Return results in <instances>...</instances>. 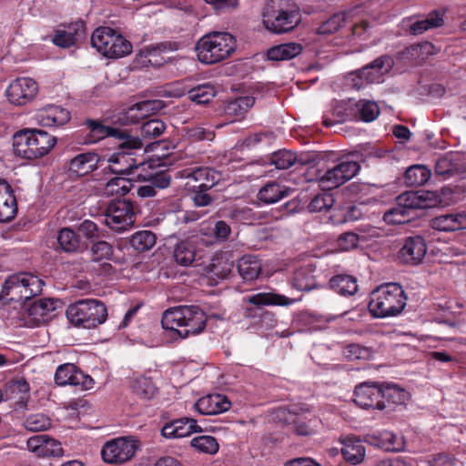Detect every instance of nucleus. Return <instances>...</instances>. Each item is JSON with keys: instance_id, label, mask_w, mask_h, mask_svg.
Listing matches in <instances>:
<instances>
[{"instance_id": "nucleus-62", "label": "nucleus", "mask_w": 466, "mask_h": 466, "mask_svg": "<svg viewBox=\"0 0 466 466\" xmlns=\"http://www.w3.org/2000/svg\"><path fill=\"white\" fill-rule=\"evenodd\" d=\"M343 354L350 360L367 359L370 356L369 350L359 344L346 346Z\"/></svg>"}, {"instance_id": "nucleus-8", "label": "nucleus", "mask_w": 466, "mask_h": 466, "mask_svg": "<svg viewBox=\"0 0 466 466\" xmlns=\"http://www.w3.org/2000/svg\"><path fill=\"white\" fill-rule=\"evenodd\" d=\"M85 124L89 130V143H96L111 137L119 141L118 147L121 148H141L143 147L142 140L137 137L130 136L127 130L107 127L100 121L93 119H87Z\"/></svg>"}, {"instance_id": "nucleus-15", "label": "nucleus", "mask_w": 466, "mask_h": 466, "mask_svg": "<svg viewBox=\"0 0 466 466\" xmlns=\"http://www.w3.org/2000/svg\"><path fill=\"white\" fill-rule=\"evenodd\" d=\"M38 93L37 83L30 77L13 80L5 90L7 100L15 106H25L32 102Z\"/></svg>"}, {"instance_id": "nucleus-38", "label": "nucleus", "mask_w": 466, "mask_h": 466, "mask_svg": "<svg viewBox=\"0 0 466 466\" xmlns=\"http://www.w3.org/2000/svg\"><path fill=\"white\" fill-rule=\"evenodd\" d=\"M30 130H22L13 137V150L17 157L25 159H35Z\"/></svg>"}, {"instance_id": "nucleus-36", "label": "nucleus", "mask_w": 466, "mask_h": 466, "mask_svg": "<svg viewBox=\"0 0 466 466\" xmlns=\"http://www.w3.org/2000/svg\"><path fill=\"white\" fill-rule=\"evenodd\" d=\"M98 157L95 153H82L75 157L69 165L70 171L77 176H85L93 171L97 165Z\"/></svg>"}, {"instance_id": "nucleus-10", "label": "nucleus", "mask_w": 466, "mask_h": 466, "mask_svg": "<svg viewBox=\"0 0 466 466\" xmlns=\"http://www.w3.org/2000/svg\"><path fill=\"white\" fill-rule=\"evenodd\" d=\"M138 449V441L132 437L111 440L103 446L101 456L105 462L120 465L130 461Z\"/></svg>"}, {"instance_id": "nucleus-32", "label": "nucleus", "mask_w": 466, "mask_h": 466, "mask_svg": "<svg viewBox=\"0 0 466 466\" xmlns=\"http://www.w3.org/2000/svg\"><path fill=\"white\" fill-rule=\"evenodd\" d=\"M410 399V393L397 385H384L382 400H385V410L391 411L397 406L405 405Z\"/></svg>"}, {"instance_id": "nucleus-44", "label": "nucleus", "mask_w": 466, "mask_h": 466, "mask_svg": "<svg viewBox=\"0 0 466 466\" xmlns=\"http://www.w3.org/2000/svg\"><path fill=\"white\" fill-rule=\"evenodd\" d=\"M443 24L442 15L434 11L428 15L425 19L416 21L410 25V32L413 35H420L431 28L439 27Z\"/></svg>"}, {"instance_id": "nucleus-37", "label": "nucleus", "mask_w": 466, "mask_h": 466, "mask_svg": "<svg viewBox=\"0 0 466 466\" xmlns=\"http://www.w3.org/2000/svg\"><path fill=\"white\" fill-rule=\"evenodd\" d=\"M289 188L280 183L271 181L267 183L258 193L260 201L271 204L279 201L289 196Z\"/></svg>"}, {"instance_id": "nucleus-21", "label": "nucleus", "mask_w": 466, "mask_h": 466, "mask_svg": "<svg viewBox=\"0 0 466 466\" xmlns=\"http://www.w3.org/2000/svg\"><path fill=\"white\" fill-rule=\"evenodd\" d=\"M85 37L86 25L78 20L68 25L66 29L56 30L52 41L56 46L69 48Z\"/></svg>"}, {"instance_id": "nucleus-31", "label": "nucleus", "mask_w": 466, "mask_h": 466, "mask_svg": "<svg viewBox=\"0 0 466 466\" xmlns=\"http://www.w3.org/2000/svg\"><path fill=\"white\" fill-rule=\"evenodd\" d=\"M35 159L47 155L56 143V137L42 130H30Z\"/></svg>"}, {"instance_id": "nucleus-39", "label": "nucleus", "mask_w": 466, "mask_h": 466, "mask_svg": "<svg viewBox=\"0 0 466 466\" xmlns=\"http://www.w3.org/2000/svg\"><path fill=\"white\" fill-rule=\"evenodd\" d=\"M330 288L341 296H352L358 291L357 279L346 274L333 276L329 280Z\"/></svg>"}, {"instance_id": "nucleus-43", "label": "nucleus", "mask_w": 466, "mask_h": 466, "mask_svg": "<svg viewBox=\"0 0 466 466\" xmlns=\"http://www.w3.org/2000/svg\"><path fill=\"white\" fill-rule=\"evenodd\" d=\"M232 263L223 258H214L211 262L204 268L205 275L211 279H224L231 272Z\"/></svg>"}, {"instance_id": "nucleus-29", "label": "nucleus", "mask_w": 466, "mask_h": 466, "mask_svg": "<svg viewBox=\"0 0 466 466\" xmlns=\"http://www.w3.org/2000/svg\"><path fill=\"white\" fill-rule=\"evenodd\" d=\"M244 300L258 308L264 306H290L298 299L288 298L275 292H258L244 298Z\"/></svg>"}, {"instance_id": "nucleus-50", "label": "nucleus", "mask_w": 466, "mask_h": 466, "mask_svg": "<svg viewBox=\"0 0 466 466\" xmlns=\"http://www.w3.org/2000/svg\"><path fill=\"white\" fill-rule=\"evenodd\" d=\"M133 392L141 399L149 400L157 392V388L149 378L139 377L132 382Z\"/></svg>"}, {"instance_id": "nucleus-30", "label": "nucleus", "mask_w": 466, "mask_h": 466, "mask_svg": "<svg viewBox=\"0 0 466 466\" xmlns=\"http://www.w3.org/2000/svg\"><path fill=\"white\" fill-rule=\"evenodd\" d=\"M255 98L253 96H240L228 102L225 108L224 113L228 120L236 122L245 117L249 108L254 106Z\"/></svg>"}, {"instance_id": "nucleus-1", "label": "nucleus", "mask_w": 466, "mask_h": 466, "mask_svg": "<svg viewBox=\"0 0 466 466\" xmlns=\"http://www.w3.org/2000/svg\"><path fill=\"white\" fill-rule=\"evenodd\" d=\"M207 320L206 313L198 306L181 305L166 309L161 325L164 329L173 331L184 339L203 332Z\"/></svg>"}, {"instance_id": "nucleus-19", "label": "nucleus", "mask_w": 466, "mask_h": 466, "mask_svg": "<svg viewBox=\"0 0 466 466\" xmlns=\"http://www.w3.org/2000/svg\"><path fill=\"white\" fill-rule=\"evenodd\" d=\"M397 200L411 211L431 208L441 203L440 197L433 191H408L400 195Z\"/></svg>"}, {"instance_id": "nucleus-40", "label": "nucleus", "mask_w": 466, "mask_h": 466, "mask_svg": "<svg viewBox=\"0 0 466 466\" xmlns=\"http://www.w3.org/2000/svg\"><path fill=\"white\" fill-rule=\"evenodd\" d=\"M198 256L195 243L191 240L179 242L174 249L176 262L184 267L191 265Z\"/></svg>"}, {"instance_id": "nucleus-14", "label": "nucleus", "mask_w": 466, "mask_h": 466, "mask_svg": "<svg viewBox=\"0 0 466 466\" xmlns=\"http://www.w3.org/2000/svg\"><path fill=\"white\" fill-rule=\"evenodd\" d=\"M383 384L378 382H362L356 386L354 401L362 409L385 410V400H382Z\"/></svg>"}, {"instance_id": "nucleus-41", "label": "nucleus", "mask_w": 466, "mask_h": 466, "mask_svg": "<svg viewBox=\"0 0 466 466\" xmlns=\"http://www.w3.org/2000/svg\"><path fill=\"white\" fill-rule=\"evenodd\" d=\"M291 285L300 291H309L317 288L315 277L309 267L297 269L292 277Z\"/></svg>"}, {"instance_id": "nucleus-33", "label": "nucleus", "mask_w": 466, "mask_h": 466, "mask_svg": "<svg viewBox=\"0 0 466 466\" xmlns=\"http://www.w3.org/2000/svg\"><path fill=\"white\" fill-rule=\"evenodd\" d=\"M238 270L245 281H253L261 274L262 264L258 257L245 255L238 262Z\"/></svg>"}, {"instance_id": "nucleus-58", "label": "nucleus", "mask_w": 466, "mask_h": 466, "mask_svg": "<svg viewBox=\"0 0 466 466\" xmlns=\"http://www.w3.org/2000/svg\"><path fill=\"white\" fill-rule=\"evenodd\" d=\"M345 23V15L339 13L333 15L318 27V34L330 35L337 32Z\"/></svg>"}, {"instance_id": "nucleus-55", "label": "nucleus", "mask_w": 466, "mask_h": 466, "mask_svg": "<svg viewBox=\"0 0 466 466\" xmlns=\"http://www.w3.org/2000/svg\"><path fill=\"white\" fill-rule=\"evenodd\" d=\"M78 233L90 242H94L104 237L103 230L90 219H85L77 227Z\"/></svg>"}, {"instance_id": "nucleus-7", "label": "nucleus", "mask_w": 466, "mask_h": 466, "mask_svg": "<svg viewBox=\"0 0 466 466\" xmlns=\"http://www.w3.org/2000/svg\"><path fill=\"white\" fill-rule=\"evenodd\" d=\"M91 44L99 53L109 58L123 57L132 52L131 43L107 26H100L93 32Z\"/></svg>"}, {"instance_id": "nucleus-34", "label": "nucleus", "mask_w": 466, "mask_h": 466, "mask_svg": "<svg viewBox=\"0 0 466 466\" xmlns=\"http://www.w3.org/2000/svg\"><path fill=\"white\" fill-rule=\"evenodd\" d=\"M164 49L162 45L144 47L137 55V65L141 66H160L164 65L166 63V58L162 56Z\"/></svg>"}, {"instance_id": "nucleus-51", "label": "nucleus", "mask_w": 466, "mask_h": 466, "mask_svg": "<svg viewBox=\"0 0 466 466\" xmlns=\"http://www.w3.org/2000/svg\"><path fill=\"white\" fill-rule=\"evenodd\" d=\"M397 202H399L397 200ZM410 208H408L401 203H398V206L391 208L384 214V220L391 224H404L413 217Z\"/></svg>"}, {"instance_id": "nucleus-20", "label": "nucleus", "mask_w": 466, "mask_h": 466, "mask_svg": "<svg viewBox=\"0 0 466 466\" xmlns=\"http://www.w3.org/2000/svg\"><path fill=\"white\" fill-rule=\"evenodd\" d=\"M36 122L43 127H59L70 120V113L67 109L56 105H46L35 112Z\"/></svg>"}, {"instance_id": "nucleus-4", "label": "nucleus", "mask_w": 466, "mask_h": 466, "mask_svg": "<svg viewBox=\"0 0 466 466\" xmlns=\"http://www.w3.org/2000/svg\"><path fill=\"white\" fill-rule=\"evenodd\" d=\"M44 281L31 273L20 272L9 276L0 293V300L20 302L41 293Z\"/></svg>"}, {"instance_id": "nucleus-27", "label": "nucleus", "mask_w": 466, "mask_h": 466, "mask_svg": "<svg viewBox=\"0 0 466 466\" xmlns=\"http://www.w3.org/2000/svg\"><path fill=\"white\" fill-rule=\"evenodd\" d=\"M17 212V202L11 186L0 179V222L12 220Z\"/></svg>"}, {"instance_id": "nucleus-59", "label": "nucleus", "mask_w": 466, "mask_h": 466, "mask_svg": "<svg viewBox=\"0 0 466 466\" xmlns=\"http://www.w3.org/2000/svg\"><path fill=\"white\" fill-rule=\"evenodd\" d=\"M334 204V198L331 194L322 193L315 196L308 206L310 212L328 211Z\"/></svg>"}, {"instance_id": "nucleus-25", "label": "nucleus", "mask_w": 466, "mask_h": 466, "mask_svg": "<svg viewBox=\"0 0 466 466\" xmlns=\"http://www.w3.org/2000/svg\"><path fill=\"white\" fill-rule=\"evenodd\" d=\"M194 406L202 415H215L229 410L231 403L225 395L209 394L198 399Z\"/></svg>"}, {"instance_id": "nucleus-54", "label": "nucleus", "mask_w": 466, "mask_h": 466, "mask_svg": "<svg viewBox=\"0 0 466 466\" xmlns=\"http://www.w3.org/2000/svg\"><path fill=\"white\" fill-rule=\"evenodd\" d=\"M24 425L30 431H46L51 427V420L42 413L32 414L25 419Z\"/></svg>"}, {"instance_id": "nucleus-22", "label": "nucleus", "mask_w": 466, "mask_h": 466, "mask_svg": "<svg viewBox=\"0 0 466 466\" xmlns=\"http://www.w3.org/2000/svg\"><path fill=\"white\" fill-rule=\"evenodd\" d=\"M56 309V301L51 299H39L27 309L25 322L31 326H39L48 321Z\"/></svg>"}, {"instance_id": "nucleus-13", "label": "nucleus", "mask_w": 466, "mask_h": 466, "mask_svg": "<svg viewBox=\"0 0 466 466\" xmlns=\"http://www.w3.org/2000/svg\"><path fill=\"white\" fill-rule=\"evenodd\" d=\"M181 178L187 181L185 187L191 191L197 189L208 190L212 188L220 179V174L207 167H187L177 172Z\"/></svg>"}, {"instance_id": "nucleus-52", "label": "nucleus", "mask_w": 466, "mask_h": 466, "mask_svg": "<svg viewBox=\"0 0 466 466\" xmlns=\"http://www.w3.org/2000/svg\"><path fill=\"white\" fill-rule=\"evenodd\" d=\"M166 130L165 123L158 118H152L144 122L140 127V135L144 139L158 137Z\"/></svg>"}, {"instance_id": "nucleus-9", "label": "nucleus", "mask_w": 466, "mask_h": 466, "mask_svg": "<svg viewBox=\"0 0 466 466\" xmlns=\"http://www.w3.org/2000/svg\"><path fill=\"white\" fill-rule=\"evenodd\" d=\"M334 114L338 116L336 122L347 120L371 122L380 115V107L377 103L370 100H360L354 103L349 101L337 106Z\"/></svg>"}, {"instance_id": "nucleus-17", "label": "nucleus", "mask_w": 466, "mask_h": 466, "mask_svg": "<svg viewBox=\"0 0 466 466\" xmlns=\"http://www.w3.org/2000/svg\"><path fill=\"white\" fill-rule=\"evenodd\" d=\"M388 61V56H380L361 69L350 73L349 81L352 82V87L360 89L366 84L380 82L382 76V68Z\"/></svg>"}, {"instance_id": "nucleus-12", "label": "nucleus", "mask_w": 466, "mask_h": 466, "mask_svg": "<svg viewBox=\"0 0 466 466\" xmlns=\"http://www.w3.org/2000/svg\"><path fill=\"white\" fill-rule=\"evenodd\" d=\"M359 162L353 160H343L329 168L319 178V186L324 190H330L345 184L354 177L360 171Z\"/></svg>"}, {"instance_id": "nucleus-61", "label": "nucleus", "mask_w": 466, "mask_h": 466, "mask_svg": "<svg viewBox=\"0 0 466 466\" xmlns=\"http://www.w3.org/2000/svg\"><path fill=\"white\" fill-rule=\"evenodd\" d=\"M43 444V453H41L40 457H60L64 453L61 443L49 438L47 435H46Z\"/></svg>"}, {"instance_id": "nucleus-56", "label": "nucleus", "mask_w": 466, "mask_h": 466, "mask_svg": "<svg viewBox=\"0 0 466 466\" xmlns=\"http://www.w3.org/2000/svg\"><path fill=\"white\" fill-rule=\"evenodd\" d=\"M299 161L297 156L289 150H279L273 154L271 157L272 164L278 169H288Z\"/></svg>"}, {"instance_id": "nucleus-26", "label": "nucleus", "mask_w": 466, "mask_h": 466, "mask_svg": "<svg viewBox=\"0 0 466 466\" xmlns=\"http://www.w3.org/2000/svg\"><path fill=\"white\" fill-rule=\"evenodd\" d=\"M430 226L439 231H456L466 228V211L437 216L431 219Z\"/></svg>"}, {"instance_id": "nucleus-48", "label": "nucleus", "mask_w": 466, "mask_h": 466, "mask_svg": "<svg viewBox=\"0 0 466 466\" xmlns=\"http://www.w3.org/2000/svg\"><path fill=\"white\" fill-rule=\"evenodd\" d=\"M216 96L215 86L209 83L198 85L191 88L188 92L190 100L198 105L209 103Z\"/></svg>"}, {"instance_id": "nucleus-2", "label": "nucleus", "mask_w": 466, "mask_h": 466, "mask_svg": "<svg viewBox=\"0 0 466 466\" xmlns=\"http://www.w3.org/2000/svg\"><path fill=\"white\" fill-rule=\"evenodd\" d=\"M407 298L400 285L388 283L370 294L369 309L377 318L397 316L406 306Z\"/></svg>"}, {"instance_id": "nucleus-57", "label": "nucleus", "mask_w": 466, "mask_h": 466, "mask_svg": "<svg viewBox=\"0 0 466 466\" xmlns=\"http://www.w3.org/2000/svg\"><path fill=\"white\" fill-rule=\"evenodd\" d=\"M182 136L191 142H196L204 139L211 140L214 134L201 126H192L184 127L182 129Z\"/></svg>"}, {"instance_id": "nucleus-24", "label": "nucleus", "mask_w": 466, "mask_h": 466, "mask_svg": "<svg viewBox=\"0 0 466 466\" xmlns=\"http://www.w3.org/2000/svg\"><path fill=\"white\" fill-rule=\"evenodd\" d=\"M202 431L201 427L193 418L183 417L167 423L161 430L165 438H184L194 432Z\"/></svg>"}, {"instance_id": "nucleus-45", "label": "nucleus", "mask_w": 466, "mask_h": 466, "mask_svg": "<svg viewBox=\"0 0 466 466\" xmlns=\"http://www.w3.org/2000/svg\"><path fill=\"white\" fill-rule=\"evenodd\" d=\"M131 181L121 177H116L106 182L103 194L107 197H123L131 189Z\"/></svg>"}, {"instance_id": "nucleus-18", "label": "nucleus", "mask_w": 466, "mask_h": 466, "mask_svg": "<svg viewBox=\"0 0 466 466\" xmlns=\"http://www.w3.org/2000/svg\"><path fill=\"white\" fill-rule=\"evenodd\" d=\"M120 151L114 153L108 158V169L118 175L134 174L135 170L143 167L146 163L144 161H137L133 157V154L129 150L134 148H121Z\"/></svg>"}, {"instance_id": "nucleus-16", "label": "nucleus", "mask_w": 466, "mask_h": 466, "mask_svg": "<svg viewBox=\"0 0 466 466\" xmlns=\"http://www.w3.org/2000/svg\"><path fill=\"white\" fill-rule=\"evenodd\" d=\"M55 381L60 386H80L83 390L92 389L95 383L91 376L83 373L72 363L60 365L56 369Z\"/></svg>"}, {"instance_id": "nucleus-35", "label": "nucleus", "mask_w": 466, "mask_h": 466, "mask_svg": "<svg viewBox=\"0 0 466 466\" xmlns=\"http://www.w3.org/2000/svg\"><path fill=\"white\" fill-rule=\"evenodd\" d=\"M302 49V46L299 43H285L270 47L267 56L269 60L273 61L289 60L299 56Z\"/></svg>"}, {"instance_id": "nucleus-3", "label": "nucleus", "mask_w": 466, "mask_h": 466, "mask_svg": "<svg viewBox=\"0 0 466 466\" xmlns=\"http://www.w3.org/2000/svg\"><path fill=\"white\" fill-rule=\"evenodd\" d=\"M236 49L234 36L226 32H212L202 36L196 45L199 62L212 65L227 59Z\"/></svg>"}, {"instance_id": "nucleus-11", "label": "nucleus", "mask_w": 466, "mask_h": 466, "mask_svg": "<svg viewBox=\"0 0 466 466\" xmlns=\"http://www.w3.org/2000/svg\"><path fill=\"white\" fill-rule=\"evenodd\" d=\"M133 203L129 200L112 201L105 213V223L115 231H125L135 222Z\"/></svg>"}, {"instance_id": "nucleus-42", "label": "nucleus", "mask_w": 466, "mask_h": 466, "mask_svg": "<svg viewBox=\"0 0 466 466\" xmlns=\"http://www.w3.org/2000/svg\"><path fill=\"white\" fill-rule=\"evenodd\" d=\"M431 177V172L426 166L413 165L406 170L404 180L409 187H420L427 183Z\"/></svg>"}, {"instance_id": "nucleus-5", "label": "nucleus", "mask_w": 466, "mask_h": 466, "mask_svg": "<svg viewBox=\"0 0 466 466\" xmlns=\"http://www.w3.org/2000/svg\"><path fill=\"white\" fill-rule=\"evenodd\" d=\"M300 21V15L290 0H274L263 13V24L274 33L292 30Z\"/></svg>"}, {"instance_id": "nucleus-63", "label": "nucleus", "mask_w": 466, "mask_h": 466, "mask_svg": "<svg viewBox=\"0 0 466 466\" xmlns=\"http://www.w3.org/2000/svg\"><path fill=\"white\" fill-rule=\"evenodd\" d=\"M360 238L354 232H346L338 238V246L341 250H350L358 246Z\"/></svg>"}, {"instance_id": "nucleus-6", "label": "nucleus", "mask_w": 466, "mask_h": 466, "mask_svg": "<svg viewBox=\"0 0 466 466\" xmlns=\"http://www.w3.org/2000/svg\"><path fill=\"white\" fill-rule=\"evenodd\" d=\"M66 317L75 325L91 329L106 321L107 310L99 300L81 299L68 306Z\"/></svg>"}, {"instance_id": "nucleus-49", "label": "nucleus", "mask_w": 466, "mask_h": 466, "mask_svg": "<svg viewBox=\"0 0 466 466\" xmlns=\"http://www.w3.org/2000/svg\"><path fill=\"white\" fill-rule=\"evenodd\" d=\"M155 243L156 236L148 230L136 232L130 238L131 247L139 252L150 249Z\"/></svg>"}, {"instance_id": "nucleus-47", "label": "nucleus", "mask_w": 466, "mask_h": 466, "mask_svg": "<svg viewBox=\"0 0 466 466\" xmlns=\"http://www.w3.org/2000/svg\"><path fill=\"white\" fill-rule=\"evenodd\" d=\"M57 241L66 252H76L81 248L79 237L69 228H64L58 232Z\"/></svg>"}, {"instance_id": "nucleus-46", "label": "nucleus", "mask_w": 466, "mask_h": 466, "mask_svg": "<svg viewBox=\"0 0 466 466\" xmlns=\"http://www.w3.org/2000/svg\"><path fill=\"white\" fill-rule=\"evenodd\" d=\"M375 446L386 451H398L402 448L401 440L391 431L380 432L378 437L373 438Z\"/></svg>"}, {"instance_id": "nucleus-53", "label": "nucleus", "mask_w": 466, "mask_h": 466, "mask_svg": "<svg viewBox=\"0 0 466 466\" xmlns=\"http://www.w3.org/2000/svg\"><path fill=\"white\" fill-rule=\"evenodd\" d=\"M191 445L197 451L204 453L214 454L218 451L217 440L208 435H201L193 438L191 440Z\"/></svg>"}, {"instance_id": "nucleus-64", "label": "nucleus", "mask_w": 466, "mask_h": 466, "mask_svg": "<svg viewBox=\"0 0 466 466\" xmlns=\"http://www.w3.org/2000/svg\"><path fill=\"white\" fill-rule=\"evenodd\" d=\"M430 466H457L458 460L448 453H438L432 456L429 461Z\"/></svg>"}, {"instance_id": "nucleus-60", "label": "nucleus", "mask_w": 466, "mask_h": 466, "mask_svg": "<svg viewBox=\"0 0 466 466\" xmlns=\"http://www.w3.org/2000/svg\"><path fill=\"white\" fill-rule=\"evenodd\" d=\"M91 253L95 260L109 258L113 254V247L106 241L96 240L92 242Z\"/></svg>"}, {"instance_id": "nucleus-28", "label": "nucleus", "mask_w": 466, "mask_h": 466, "mask_svg": "<svg viewBox=\"0 0 466 466\" xmlns=\"http://www.w3.org/2000/svg\"><path fill=\"white\" fill-rule=\"evenodd\" d=\"M341 454L348 463L358 465L364 461L366 449L360 438L349 436L342 441Z\"/></svg>"}, {"instance_id": "nucleus-23", "label": "nucleus", "mask_w": 466, "mask_h": 466, "mask_svg": "<svg viewBox=\"0 0 466 466\" xmlns=\"http://www.w3.org/2000/svg\"><path fill=\"white\" fill-rule=\"evenodd\" d=\"M427 253V244L420 236L410 237L400 250V257L406 264L418 265Z\"/></svg>"}]
</instances>
